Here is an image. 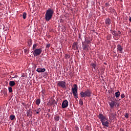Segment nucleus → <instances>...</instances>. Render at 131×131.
Listing matches in <instances>:
<instances>
[{"label":"nucleus","mask_w":131,"mask_h":131,"mask_svg":"<svg viewBox=\"0 0 131 131\" xmlns=\"http://www.w3.org/2000/svg\"><path fill=\"white\" fill-rule=\"evenodd\" d=\"M98 118L100 119L103 126H105V127H109V121H108L107 118L103 115L102 114H99Z\"/></svg>","instance_id":"f257e3e1"},{"label":"nucleus","mask_w":131,"mask_h":131,"mask_svg":"<svg viewBox=\"0 0 131 131\" xmlns=\"http://www.w3.org/2000/svg\"><path fill=\"white\" fill-rule=\"evenodd\" d=\"M53 14H54V10H53V9H49L47 10L45 17L46 21H50V20L53 18Z\"/></svg>","instance_id":"f03ea898"},{"label":"nucleus","mask_w":131,"mask_h":131,"mask_svg":"<svg viewBox=\"0 0 131 131\" xmlns=\"http://www.w3.org/2000/svg\"><path fill=\"white\" fill-rule=\"evenodd\" d=\"M92 96V92L91 90L88 89L84 92H80V97L81 98H85V97H91Z\"/></svg>","instance_id":"7ed1b4c3"},{"label":"nucleus","mask_w":131,"mask_h":131,"mask_svg":"<svg viewBox=\"0 0 131 131\" xmlns=\"http://www.w3.org/2000/svg\"><path fill=\"white\" fill-rule=\"evenodd\" d=\"M90 42H91V41L88 40L82 43V49L83 50V51H89V50H90Z\"/></svg>","instance_id":"20e7f679"},{"label":"nucleus","mask_w":131,"mask_h":131,"mask_svg":"<svg viewBox=\"0 0 131 131\" xmlns=\"http://www.w3.org/2000/svg\"><path fill=\"white\" fill-rule=\"evenodd\" d=\"M72 90L74 98L77 99V98H78V94L77 93V85L76 84H74V88H73Z\"/></svg>","instance_id":"39448f33"},{"label":"nucleus","mask_w":131,"mask_h":131,"mask_svg":"<svg viewBox=\"0 0 131 131\" xmlns=\"http://www.w3.org/2000/svg\"><path fill=\"white\" fill-rule=\"evenodd\" d=\"M42 52V49H41V48L37 49L34 50V52H33V54L34 57H35V56H39V55L41 54Z\"/></svg>","instance_id":"423d86ee"},{"label":"nucleus","mask_w":131,"mask_h":131,"mask_svg":"<svg viewBox=\"0 0 131 131\" xmlns=\"http://www.w3.org/2000/svg\"><path fill=\"white\" fill-rule=\"evenodd\" d=\"M57 86L62 88V89H65L66 88V82L65 81H59L57 82Z\"/></svg>","instance_id":"0eeeda50"},{"label":"nucleus","mask_w":131,"mask_h":131,"mask_svg":"<svg viewBox=\"0 0 131 131\" xmlns=\"http://www.w3.org/2000/svg\"><path fill=\"white\" fill-rule=\"evenodd\" d=\"M68 105H69L68 100H65L62 102L61 104V107L63 109H65V108H67V107H68Z\"/></svg>","instance_id":"6e6552de"},{"label":"nucleus","mask_w":131,"mask_h":131,"mask_svg":"<svg viewBox=\"0 0 131 131\" xmlns=\"http://www.w3.org/2000/svg\"><path fill=\"white\" fill-rule=\"evenodd\" d=\"M72 49L75 51L78 50V43L77 42H74L72 45Z\"/></svg>","instance_id":"1a4fd4ad"},{"label":"nucleus","mask_w":131,"mask_h":131,"mask_svg":"<svg viewBox=\"0 0 131 131\" xmlns=\"http://www.w3.org/2000/svg\"><path fill=\"white\" fill-rule=\"evenodd\" d=\"M117 50L118 52H119V53H120V54H122V51H123V48L122 47V46H121V45H120V44H118L117 46Z\"/></svg>","instance_id":"9d476101"},{"label":"nucleus","mask_w":131,"mask_h":131,"mask_svg":"<svg viewBox=\"0 0 131 131\" xmlns=\"http://www.w3.org/2000/svg\"><path fill=\"white\" fill-rule=\"evenodd\" d=\"M115 101L113 100H111V102L108 103L111 108H114V106H115Z\"/></svg>","instance_id":"9b49d317"},{"label":"nucleus","mask_w":131,"mask_h":131,"mask_svg":"<svg viewBox=\"0 0 131 131\" xmlns=\"http://www.w3.org/2000/svg\"><path fill=\"white\" fill-rule=\"evenodd\" d=\"M37 72H38V73H41L43 72H45L46 69L45 68H38L36 70Z\"/></svg>","instance_id":"f8f14e48"},{"label":"nucleus","mask_w":131,"mask_h":131,"mask_svg":"<svg viewBox=\"0 0 131 131\" xmlns=\"http://www.w3.org/2000/svg\"><path fill=\"white\" fill-rule=\"evenodd\" d=\"M27 116L28 117H29V116H32V111H31V110H28L27 111Z\"/></svg>","instance_id":"ddd939ff"},{"label":"nucleus","mask_w":131,"mask_h":131,"mask_svg":"<svg viewBox=\"0 0 131 131\" xmlns=\"http://www.w3.org/2000/svg\"><path fill=\"white\" fill-rule=\"evenodd\" d=\"M105 24L106 25H107L108 26H109V25H110V24H111V20L109 18H107L105 19Z\"/></svg>","instance_id":"4468645a"},{"label":"nucleus","mask_w":131,"mask_h":131,"mask_svg":"<svg viewBox=\"0 0 131 131\" xmlns=\"http://www.w3.org/2000/svg\"><path fill=\"white\" fill-rule=\"evenodd\" d=\"M115 96L117 99H118L120 97V92L118 91L115 93Z\"/></svg>","instance_id":"2eb2a0df"},{"label":"nucleus","mask_w":131,"mask_h":131,"mask_svg":"<svg viewBox=\"0 0 131 131\" xmlns=\"http://www.w3.org/2000/svg\"><path fill=\"white\" fill-rule=\"evenodd\" d=\"M27 43L29 47H31V46H32V39H29L28 40Z\"/></svg>","instance_id":"dca6fc26"},{"label":"nucleus","mask_w":131,"mask_h":131,"mask_svg":"<svg viewBox=\"0 0 131 131\" xmlns=\"http://www.w3.org/2000/svg\"><path fill=\"white\" fill-rule=\"evenodd\" d=\"M112 34L113 35H114L116 37H117L118 36V33H117V31H112Z\"/></svg>","instance_id":"f3484780"},{"label":"nucleus","mask_w":131,"mask_h":131,"mask_svg":"<svg viewBox=\"0 0 131 131\" xmlns=\"http://www.w3.org/2000/svg\"><path fill=\"white\" fill-rule=\"evenodd\" d=\"M16 84V83H15V81H10L9 82V85L10 86H14Z\"/></svg>","instance_id":"a211bd4d"},{"label":"nucleus","mask_w":131,"mask_h":131,"mask_svg":"<svg viewBox=\"0 0 131 131\" xmlns=\"http://www.w3.org/2000/svg\"><path fill=\"white\" fill-rule=\"evenodd\" d=\"M54 120L55 121H59L60 120V116H56L54 117Z\"/></svg>","instance_id":"6ab92c4d"},{"label":"nucleus","mask_w":131,"mask_h":131,"mask_svg":"<svg viewBox=\"0 0 131 131\" xmlns=\"http://www.w3.org/2000/svg\"><path fill=\"white\" fill-rule=\"evenodd\" d=\"M35 103L36 105H39L40 104V99H36Z\"/></svg>","instance_id":"aec40b11"},{"label":"nucleus","mask_w":131,"mask_h":131,"mask_svg":"<svg viewBox=\"0 0 131 131\" xmlns=\"http://www.w3.org/2000/svg\"><path fill=\"white\" fill-rule=\"evenodd\" d=\"M9 118L10 120H14L15 119V115H11Z\"/></svg>","instance_id":"412c9836"},{"label":"nucleus","mask_w":131,"mask_h":131,"mask_svg":"<svg viewBox=\"0 0 131 131\" xmlns=\"http://www.w3.org/2000/svg\"><path fill=\"white\" fill-rule=\"evenodd\" d=\"M24 52L26 54V55H28V54H29V50L28 49H24Z\"/></svg>","instance_id":"4be33fe9"},{"label":"nucleus","mask_w":131,"mask_h":131,"mask_svg":"<svg viewBox=\"0 0 131 131\" xmlns=\"http://www.w3.org/2000/svg\"><path fill=\"white\" fill-rule=\"evenodd\" d=\"M26 16H27V14L26 12H24L23 15V19H26Z\"/></svg>","instance_id":"5701e85b"},{"label":"nucleus","mask_w":131,"mask_h":131,"mask_svg":"<svg viewBox=\"0 0 131 131\" xmlns=\"http://www.w3.org/2000/svg\"><path fill=\"white\" fill-rule=\"evenodd\" d=\"M108 93L109 94H114V91L111 89V90H108Z\"/></svg>","instance_id":"b1692460"},{"label":"nucleus","mask_w":131,"mask_h":131,"mask_svg":"<svg viewBox=\"0 0 131 131\" xmlns=\"http://www.w3.org/2000/svg\"><path fill=\"white\" fill-rule=\"evenodd\" d=\"M8 91L9 93H13V89L12 88V87H9L8 88Z\"/></svg>","instance_id":"393cba45"},{"label":"nucleus","mask_w":131,"mask_h":131,"mask_svg":"<svg viewBox=\"0 0 131 131\" xmlns=\"http://www.w3.org/2000/svg\"><path fill=\"white\" fill-rule=\"evenodd\" d=\"M79 104L81 106H82L83 105V101L81 99L79 100Z\"/></svg>","instance_id":"a878e982"},{"label":"nucleus","mask_w":131,"mask_h":131,"mask_svg":"<svg viewBox=\"0 0 131 131\" xmlns=\"http://www.w3.org/2000/svg\"><path fill=\"white\" fill-rule=\"evenodd\" d=\"M91 66H92L93 68L96 69V64L92 63H91Z\"/></svg>","instance_id":"bb28decb"},{"label":"nucleus","mask_w":131,"mask_h":131,"mask_svg":"<svg viewBox=\"0 0 131 131\" xmlns=\"http://www.w3.org/2000/svg\"><path fill=\"white\" fill-rule=\"evenodd\" d=\"M36 47H37V45L34 44L33 46V50H35L36 49Z\"/></svg>","instance_id":"cd10ccee"},{"label":"nucleus","mask_w":131,"mask_h":131,"mask_svg":"<svg viewBox=\"0 0 131 131\" xmlns=\"http://www.w3.org/2000/svg\"><path fill=\"white\" fill-rule=\"evenodd\" d=\"M65 58H66V59H69V58H70V55L66 54L65 55Z\"/></svg>","instance_id":"c85d7f7f"},{"label":"nucleus","mask_w":131,"mask_h":131,"mask_svg":"<svg viewBox=\"0 0 131 131\" xmlns=\"http://www.w3.org/2000/svg\"><path fill=\"white\" fill-rule=\"evenodd\" d=\"M128 115H129L128 113H126L125 115V118H128Z\"/></svg>","instance_id":"c756f323"},{"label":"nucleus","mask_w":131,"mask_h":131,"mask_svg":"<svg viewBox=\"0 0 131 131\" xmlns=\"http://www.w3.org/2000/svg\"><path fill=\"white\" fill-rule=\"evenodd\" d=\"M121 97L122 98V99H124V98L125 97V95H124V94H121Z\"/></svg>","instance_id":"7c9ffc66"},{"label":"nucleus","mask_w":131,"mask_h":131,"mask_svg":"<svg viewBox=\"0 0 131 131\" xmlns=\"http://www.w3.org/2000/svg\"><path fill=\"white\" fill-rule=\"evenodd\" d=\"M50 47H51V45L50 43L47 44L46 46V48H49Z\"/></svg>","instance_id":"2f4dec72"},{"label":"nucleus","mask_w":131,"mask_h":131,"mask_svg":"<svg viewBox=\"0 0 131 131\" xmlns=\"http://www.w3.org/2000/svg\"><path fill=\"white\" fill-rule=\"evenodd\" d=\"M39 109L40 108H39L38 110H37L36 114H39V112H40Z\"/></svg>","instance_id":"473e14b6"},{"label":"nucleus","mask_w":131,"mask_h":131,"mask_svg":"<svg viewBox=\"0 0 131 131\" xmlns=\"http://www.w3.org/2000/svg\"><path fill=\"white\" fill-rule=\"evenodd\" d=\"M117 33L118 35H119V34H121V32L120 31H118Z\"/></svg>","instance_id":"72a5a7b5"},{"label":"nucleus","mask_w":131,"mask_h":131,"mask_svg":"<svg viewBox=\"0 0 131 131\" xmlns=\"http://www.w3.org/2000/svg\"><path fill=\"white\" fill-rule=\"evenodd\" d=\"M105 5L106 7H108V6H109V3H106Z\"/></svg>","instance_id":"f704fd0d"},{"label":"nucleus","mask_w":131,"mask_h":131,"mask_svg":"<svg viewBox=\"0 0 131 131\" xmlns=\"http://www.w3.org/2000/svg\"><path fill=\"white\" fill-rule=\"evenodd\" d=\"M120 131H124V129L123 128H121Z\"/></svg>","instance_id":"c9c22d12"},{"label":"nucleus","mask_w":131,"mask_h":131,"mask_svg":"<svg viewBox=\"0 0 131 131\" xmlns=\"http://www.w3.org/2000/svg\"><path fill=\"white\" fill-rule=\"evenodd\" d=\"M3 4L1 2H0V7H3Z\"/></svg>","instance_id":"e433bc0d"},{"label":"nucleus","mask_w":131,"mask_h":131,"mask_svg":"<svg viewBox=\"0 0 131 131\" xmlns=\"http://www.w3.org/2000/svg\"><path fill=\"white\" fill-rule=\"evenodd\" d=\"M129 21L130 22H131V17H130V16H129Z\"/></svg>","instance_id":"4c0bfd02"},{"label":"nucleus","mask_w":131,"mask_h":131,"mask_svg":"<svg viewBox=\"0 0 131 131\" xmlns=\"http://www.w3.org/2000/svg\"><path fill=\"white\" fill-rule=\"evenodd\" d=\"M60 22L61 23H62V22H63V19H61L60 20Z\"/></svg>","instance_id":"58836bf2"},{"label":"nucleus","mask_w":131,"mask_h":131,"mask_svg":"<svg viewBox=\"0 0 131 131\" xmlns=\"http://www.w3.org/2000/svg\"><path fill=\"white\" fill-rule=\"evenodd\" d=\"M12 78H15V77H12Z\"/></svg>","instance_id":"ea45409f"},{"label":"nucleus","mask_w":131,"mask_h":131,"mask_svg":"<svg viewBox=\"0 0 131 131\" xmlns=\"http://www.w3.org/2000/svg\"><path fill=\"white\" fill-rule=\"evenodd\" d=\"M42 94H43V91H42Z\"/></svg>","instance_id":"a19ab883"},{"label":"nucleus","mask_w":131,"mask_h":131,"mask_svg":"<svg viewBox=\"0 0 131 131\" xmlns=\"http://www.w3.org/2000/svg\"><path fill=\"white\" fill-rule=\"evenodd\" d=\"M11 73H13V72H11Z\"/></svg>","instance_id":"79ce46f5"},{"label":"nucleus","mask_w":131,"mask_h":131,"mask_svg":"<svg viewBox=\"0 0 131 131\" xmlns=\"http://www.w3.org/2000/svg\"><path fill=\"white\" fill-rule=\"evenodd\" d=\"M0 111H1V108H0Z\"/></svg>","instance_id":"37998d69"}]
</instances>
